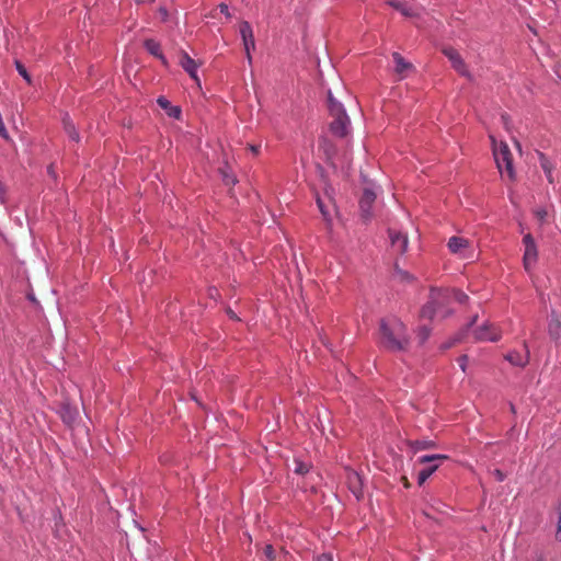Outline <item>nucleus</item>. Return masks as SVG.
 Wrapping results in <instances>:
<instances>
[{"label":"nucleus","mask_w":561,"mask_h":561,"mask_svg":"<svg viewBox=\"0 0 561 561\" xmlns=\"http://www.w3.org/2000/svg\"><path fill=\"white\" fill-rule=\"evenodd\" d=\"M380 345L392 352H405L410 346L407 325L396 317L382 319L379 324Z\"/></svg>","instance_id":"nucleus-1"},{"label":"nucleus","mask_w":561,"mask_h":561,"mask_svg":"<svg viewBox=\"0 0 561 561\" xmlns=\"http://www.w3.org/2000/svg\"><path fill=\"white\" fill-rule=\"evenodd\" d=\"M468 299L469 297L463 291L458 289L432 288L428 301L422 307L420 311V317L422 319L433 320L436 313V309L433 307L434 304L451 302L453 300L459 304H466Z\"/></svg>","instance_id":"nucleus-2"},{"label":"nucleus","mask_w":561,"mask_h":561,"mask_svg":"<svg viewBox=\"0 0 561 561\" xmlns=\"http://www.w3.org/2000/svg\"><path fill=\"white\" fill-rule=\"evenodd\" d=\"M328 108L331 117L329 124L331 133L340 138L346 137L351 130V119L342 103L334 99L330 90L328 91Z\"/></svg>","instance_id":"nucleus-3"},{"label":"nucleus","mask_w":561,"mask_h":561,"mask_svg":"<svg viewBox=\"0 0 561 561\" xmlns=\"http://www.w3.org/2000/svg\"><path fill=\"white\" fill-rule=\"evenodd\" d=\"M493 146V154L496 165L501 173L506 172L508 179L513 180L515 176L513 169V159L511 150L506 142L501 141L499 145L493 136H490Z\"/></svg>","instance_id":"nucleus-4"},{"label":"nucleus","mask_w":561,"mask_h":561,"mask_svg":"<svg viewBox=\"0 0 561 561\" xmlns=\"http://www.w3.org/2000/svg\"><path fill=\"white\" fill-rule=\"evenodd\" d=\"M448 459L446 455H425L417 459L421 465H427L417 473V483L422 485L442 465L444 460Z\"/></svg>","instance_id":"nucleus-5"},{"label":"nucleus","mask_w":561,"mask_h":561,"mask_svg":"<svg viewBox=\"0 0 561 561\" xmlns=\"http://www.w3.org/2000/svg\"><path fill=\"white\" fill-rule=\"evenodd\" d=\"M476 341L480 342H497L501 336V330L492 323H483L473 331Z\"/></svg>","instance_id":"nucleus-6"},{"label":"nucleus","mask_w":561,"mask_h":561,"mask_svg":"<svg viewBox=\"0 0 561 561\" xmlns=\"http://www.w3.org/2000/svg\"><path fill=\"white\" fill-rule=\"evenodd\" d=\"M523 243L525 245V253L523 257L524 267L527 272H530L537 262L538 251L535 240L530 233H527L523 238Z\"/></svg>","instance_id":"nucleus-7"},{"label":"nucleus","mask_w":561,"mask_h":561,"mask_svg":"<svg viewBox=\"0 0 561 561\" xmlns=\"http://www.w3.org/2000/svg\"><path fill=\"white\" fill-rule=\"evenodd\" d=\"M447 247L453 254L459 255L461 259H470L472 256L471 243L462 237H451Z\"/></svg>","instance_id":"nucleus-8"},{"label":"nucleus","mask_w":561,"mask_h":561,"mask_svg":"<svg viewBox=\"0 0 561 561\" xmlns=\"http://www.w3.org/2000/svg\"><path fill=\"white\" fill-rule=\"evenodd\" d=\"M239 31L242 37L247 59L249 64H252L251 50L255 49V41L252 26L248 21H242L240 23Z\"/></svg>","instance_id":"nucleus-9"},{"label":"nucleus","mask_w":561,"mask_h":561,"mask_svg":"<svg viewBox=\"0 0 561 561\" xmlns=\"http://www.w3.org/2000/svg\"><path fill=\"white\" fill-rule=\"evenodd\" d=\"M443 54L449 59L453 68L461 76L471 78L470 72L467 69V65L459 55V53L453 47H446L443 49Z\"/></svg>","instance_id":"nucleus-10"},{"label":"nucleus","mask_w":561,"mask_h":561,"mask_svg":"<svg viewBox=\"0 0 561 561\" xmlns=\"http://www.w3.org/2000/svg\"><path fill=\"white\" fill-rule=\"evenodd\" d=\"M179 64L188 73V76L196 82V84L198 87H201V81L197 76V69L201 66V64H198L196 60L191 58V56L184 50H181L179 54Z\"/></svg>","instance_id":"nucleus-11"},{"label":"nucleus","mask_w":561,"mask_h":561,"mask_svg":"<svg viewBox=\"0 0 561 561\" xmlns=\"http://www.w3.org/2000/svg\"><path fill=\"white\" fill-rule=\"evenodd\" d=\"M376 201V194L370 188H365L359 199V209L362 218L367 221L373 217L371 208Z\"/></svg>","instance_id":"nucleus-12"},{"label":"nucleus","mask_w":561,"mask_h":561,"mask_svg":"<svg viewBox=\"0 0 561 561\" xmlns=\"http://www.w3.org/2000/svg\"><path fill=\"white\" fill-rule=\"evenodd\" d=\"M346 483L350 491L357 500L363 496V480L362 477L354 470H348L346 473Z\"/></svg>","instance_id":"nucleus-13"},{"label":"nucleus","mask_w":561,"mask_h":561,"mask_svg":"<svg viewBox=\"0 0 561 561\" xmlns=\"http://www.w3.org/2000/svg\"><path fill=\"white\" fill-rule=\"evenodd\" d=\"M389 238L391 241L392 249L403 254L408 249V237L399 231L389 230Z\"/></svg>","instance_id":"nucleus-14"},{"label":"nucleus","mask_w":561,"mask_h":561,"mask_svg":"<svg viewBox=\"0 0 561 561\" xmlns=\"http://www.w3.org/2000/svg\"><path fill=\"white\" fill-rule=\"evenodd\" d=\"M392 58L396 65L394 71L400 79L405 78L410 71L414 70L413 65L407 61L399 53H393Z\"/></svg>","instance_id":"nucleus-15"},{"label":"nucleus","mask_w":561,"mask_h":561,"mask_svg":"<svg viewBox=\"0 0 561 561\" xmlns=\"http://www.w3.org/2000/svg\"><path fill=\"white\" fill-rule=\"evenodd\" d=\"M561 332V314L556 311L551 312L550 321L548 324V333L551 340L558 341Z\"/></svg>","instance_id":"nucleus-16"},{"label":"nucleus","mask_w":561,"mask_h":561,"mask_svg":"<svg viewBox=\"0 0 561 561\" xmlns=\"http://www.w3.org/2000/svg\"><path fill=\"white\" fill-rule=\"evenodd\" d=\"M524 347L525 352L523 354L519 352H511L506 355V359L515 366H526L529 362V351L527 348L526 343H524Z\"/></svg>","instance_id":"nucleus-17"},{"label":"nucleus","mask_w":561,"mask_h":561,"mask_svg":"<svg viewBox=\"0 0 561 561\" xmlns=\"http://www.w3.org/2000/svg\"><path fill=\"white\" fill-rule=\"evenodd\" d=\"M387 3L407 18H414L419 15V13L414 9H412L405 1L389 0Z\"/></svg>","instance_id":"nucleus-18"},{"label":"nucleus","mask_w":561,"mask_h":561,"mask_svg":"<svg viewBox=\"0 0 561 561\" xmlns=\"http://www.w3.org/2000/svg\"><path fill=\"white\" fill-rule=\"evenodd\" d=\"M144 45H145L146 49L148 50V53H150L152 56L159 58L163 62V65H168V61L162 54L161 45L157 41H154L152 38H148L145 41Z\"/></svg>","instance_id":"nucleus-19"},{"label":"nucleus","mask_w":561,"mask_h":561,"mask_svg":"<svg viewBox=\"0 0 561 561\" xmlns=\"http://www.w3.org/2000/svg\"><path fill=\"white\" fill-rule=\"evenodd\" d=\"M539 162H540V167L542 168L543 172L546 173V176H547V180L549 183H553V176H552V170H553V165L552 163L550 162V160L543 154V153H539Z\"/></svg>","instance_id":"nucleus-20"},{"label":"nucleus","mask_w":561,"mask_h":561,"mask_svg":"<svg viewBox=\"0 0 561 561\" xmlns=\"http://www.w3.org/2000/svg\"><path fill=\"white\" fill-rule=\"evenodd\" d=\"M450 302H440V304H434L433 307L436 309L435 317H439L442 319H445L449 317L453 313V310L449 308Z\"/></svg>","instance_id":"nucleus-21"},{"label":"nucleus","mask_w":561,"mask_h":561,"mask_svg":"<svg viewBox=\"0 0 561 561\" xmlns=\"http://www.w3.org/2000/svg\"><path fill=\"white\" fill-rule=\"evenodd\" d=\"M431 332H432V329L427 325H421L417 328L415 333H416V339H417L420 345H423L427 341V339L431 335Z\"/></svg>","instance_id":"nucleus-22"},{"label":"nucleus","mask_w":561,"mask_h":561,"mask_svg":"<svg viewBox=\"0 0 561 561\" xmlns=\"http://www.w3.org/2000/svg\"><path fill=\"white\" fill-rule=\"evenodd\" d=\"M64 127L70 139L79 141V134L77 133L73 124L68 118L64 119Z\"/></svg>","instance_id":"nucleus-23"},{"label":"nucleus","mask_w":561,"mask_h":561,"mask_svg":"<svg viewBox=\"0 0 561 561\" xmlns=\"http://www.w3.org/2000/svg\"><path fill=\"white\" fill-rule=\"evenodd\" d=\"M435 444L432 440H415L412 446L415 450H422L433 447Z\"/></svg>","instance_id":"nucleus-24"},{"label":"nucleus","mask_w":561,"mask_h":561,"mask_svg":"<svg viewBox=\"0 0 561 561\" xmlns=\"http://www.w3.org/2000/svg\"><path fill=\"white\" fill-rule=\"evenodd\" d=\"M15 67H16L18 72L26 80V82L28 84H31L32 83L31 76L28 75L26 68L22 65V62L16 60Z\"/></svg>","instance_id":"nucleus-25"},{"label":"nucleus","mask_w":561,"mask_h":561,"mask_svg":"<svg viewBox=\"0 0 561 561\" xmlns=\"http://www.w3.org/2000/svg\"><path fill=\"white\" fill-rule=\"evenodd\" d=\"M394 277L402 282H405V280L408 282V280L412 279V276L408 272L399 268L398 266H396V270H394Z\"/></svg>","instance_id":"nucleus-26"},{"label":"nucleus","mask_w":561,"mask_h":561,"mask_svg":"<svg viewBox=\"0 0 561 561\" xmlns=\"http://www.w3.org/2000/svg\"><path fill=\"white\" fill-rule=\"evenodd\" d=\"M263 553L268 561L275 560V550L272 545H266L263 549Z\"/></svg>","instance_id":"nucleus-27"},{"label":"nucleus","mask_w":561,"mask_h":561,"mask_svg":"<svg viewBox=\"0 0 561 561\" xmlns=\"http://www.w3.org/2000/svg\"><path fill=\"white\" fill-rule=\"evenodd\" d=\"M317 204H318V207H319L322 216L328 220L330 213L325 209V206L319 196L317 197Z\"/></svg>","instance_id":"nucleus-28"},{"label":"nucleus","mask_w":561,"mask_h":561,"mask_svg":"<svg viewBox=\"0 0 561 561\" xmlns=\"http://www.w3.org/2000/svg\"><path fill=\"white\" fill-rule=\"evenodd\" d=\"M224 181L227 185H232L237 182L236 178L222 171Z\"/></svg>","instance_id":"nucleus-29"},{"label":"nucleus","mask_w":561,"mask_h":561,"mask_svg":"<svg viewBox=\"0 0 561 561\" xmlns=\"http://www.w3.org/2000/svg\"><path fill=\"white\" fill-rule=\"evenodd\" d=\"M308 470H309V468L307 465H305L302 462H298L296 466L295 472L299 473V474H305L308 472Z\"/></svg>","instance_id":"nucleus-30"},{"label":"nucleus","mask_w":561,"mask_h":561,"mask_svg":"<svg viewBox=\"0 0 561 561\" xmlns=\"http://www.w3.org/2000/svg\"><path fill=\"white\" fill-rule=\"evenodd\" d=\"M535 215L536 217L540 220V221H543L548 215L547 210L543 209V208H540V209H537L535 210Z\"/></svg>","instance_id":"nucleus-31"},{"label":"nucleus","mask_w":561,"mask_h":561,"mask_svg":"<svg viewBox=\"0 0 561 561\" xmlns=\"http://www.w3.org/2000/svg\"><path fill=\"white\" fill-rule=\"evenodd\" d=\"M158 104L162 107V108H170L171 107V104L170 102L163 98V96H160L158 100H157Z\"/></svg>","instance_id":"nucleus-32"},{"label":"nucleus","mask_w":561,"mask_h":561,"mask_svg":"<svg viewBox=\"0 0 561 561\" xmlns=\"http://www.w3.org/2000/svg\"><path fill=\"white\" fill-rule=\"evenodd\" d=\"M467 362H468V356L467 355H462V356H460L458 358V363H459V366H460L462 371H466Z\"/></svg>","instance_id":"nucleus-33"},{"label":"nucleus","mask_w":561,"mask_h":561,"mask_svg":"<svg viewBox=\"0 0 561 561\" xmlns=\"http://www.w3.org/2000/svg\"><path fill=\"white\" fill-rule=\"evenodd\" d=\"M493 476H494V477H495V479H496L497 481H500V482L504 481V479H505V477H506V476H505V473H504L502 470H500V469H495V470L493 471Z\"/></svg>","instance_id":"nucleus-34"},{"label":"nucleus","mask_w":561,"mask_h":561,"mask_svg":"<svg viewBox=\"0 0 561 561\" xmlns=\"http://www.w3.org/2000/svg\"><path fill=\"white\" fill-rule=\"evenodd\" d=\"M168 114H169L170 116H173V117L179 118V117H180V115H181V110H180L179 107H176V106H171V107H170V111L168 112Z\"/></svg>","instance_id":"nucleus-35"},{"label":"nucleus","mask_w":561,"mask_h":561,"mask_svg":"<svg viewBox=\"0 0 561 561\" xmlns=\"http://www.w3.org/2000/svg\"><path fill=\"white\" fill-rule=\"evenodd\" d=\"M219 10L221 13H224L227 18H230L229 8L226 3L219 4Z\"/></svg>","instance_id":"nucleus-36"},{"label":"nucleus","mask_w":561,"mask_h":561,"mask_svg":"<svg viewBox=\"0 0 561 561\" xmlns=\"http://www.w3.org/2000/svg\"><path fill=\"white\" fill-rule=\"evenodd\" d=\"M317 561H333V557L330 553H323L317 558Z\"/></svg>","instance_id":"nucleus-37"},{"label":"nucleus","mask_w":561,"mask_h":561,"mask_svg":"<svg viewBox=\"0 0 561 561\" xmlns=\"http://www.w3.org/2000/svg\"><path fill=\"white\" fill-rule=\"evenodd\" d=\"M459 340H460V339H456V340H454V341H450V342H448V343L444 344V345H443V348H445V350H446V348L451 347V346H453L456 342H458Z\"/></svg>","instance_id":"nucleus-38"},{"label":"nucleus","mask_w":561,"mask_h":561,"mask_svg":"<svg viewBox=\"0 0 561 561\" xmlns=\"http://www.w3.org/2000/svg\"><path fill=\"white\" fill-rule=\"evenodd\" d=\"M250 150H251L254 154H257V153H259V150H260V147H259V146H253V145H251V146H250Z\"/></svg>","instance_id":"nucleus-39"},{"label":"nucleus","mask_w":561,"mask_h":561,"mask_svg":"<svg viewBox=\"0 0 561 561\" xmlns=\"http://www.w3.org/2000/svg\"><path fill=\"white\" fill-rule=\"evenodd\" d=\"M559 517H558V529H561V505L558 508Z\"/></svg>","instance_id":"nucleus-40"},{"label":"nucleus","mask_w":561,"mask_h":561,"mask_svg":"<svg viewBox=\"0 0 561 561\" xmlns=\"http://www.w3.org/2000/svg\"><path fill=\"white\" fill-rule=\"evenodd\" d=\"M502 121H503L504 125L507 127V124H508V116H507V115H505V114H503V115H502Z\"/></svg>","instance_id":"nucleus-41"},{"label":"nucleus","mask_w":561,"mask_h":561,"mask_svg":"<svg viewBox=\"0 0 561 561\" xmlns=\"http://www.w3.org/2000/svg\"><path fill=\"white\" fill-rule=\"evenodd\" d=\"M137 3H142V4H146V3H152L154 0H136Z\"/></svg>","instance_id":"nucleus-42"},{"label":"nucleus","mask_w":561,"mask_h":561,"mask_svg":"<svg viewBox=\"0 0 561 561\" xmlns=\"http://www.w3.org/2000/svg\"><path fill=\"white\" fill-rule=\"evenodd\" d=\"M556 539L558 541H561V529H557V533H556Z\"/></svg>","instance_id":"nucleus-43"},{"label":"nucleus","mask_w":561,"mask_h":561,"mask_svg":"<svg viewBox=\"0 0 561 561\" xmlns=\"http://www.w3.org/2000/svg\"><path fill=\"white\" fill-rule=\"evenodd\" d=\"M48 173H49L50 175L55 176V172H54V168H53V165H49V167H48Z\"/></svg>","instance_id":"nucleus-44"},{"label":"nucleus","mask_w":561,"mask_h":561,"mask_svg":"<svg viewBox=\"0 0 561 561\" xmlns=\"http://www.w3.org/2000/svg\"><path fill=\"white\" fill-rule=\"evenodd\" d=\"M402 480H403L404 486L409 488L410 483H409L408 479L405 477H403Z\"/></svg>","instance_id":"nucleus-45"},{"label":"nucleus","mask_w":561,"mask_h":561,"mask_svg":"<svg viewBox=\"0 0 561 561\" xmlns=\"http://www.w3.org/2000/svg\"><path fill=\"white\" fill-rule=\"evenodd\" d=\"M477 318H478V316H474V317L472 318V321H471V323L468 325V328H469L470 325H472V324L477 321Z\"/></svg>","instance_id":"nucleus-46"},{"label":"nucleus","mask_w":561,"mask_h":561,"mask_svg":"<svg viewBox=\"0 0 561 561\" xmlns=\"http://www.w3.org/2000/svg\"><path fill=\"white\" fill-rule=\"evenodd\" d=\"M228 313L230 314L231 318L236 317V314H234V312L232 310H229Z\"/></svg>","instance_id":"nucleus-47"},{"label":"nucleus","mask_w":561,"mask_h":561,"mask_svg":"<svg viewBox=\"0 0 561 561\" xmlns=\"http://www.w3.org/2000/svg\"><path fill=\"white\" fill-rule=\"evenodd\" d=\"M511 410H512V412H515V408L513 404H511Z\"/></svg>","instance_id":"nucleus-48"}]
</instances>
